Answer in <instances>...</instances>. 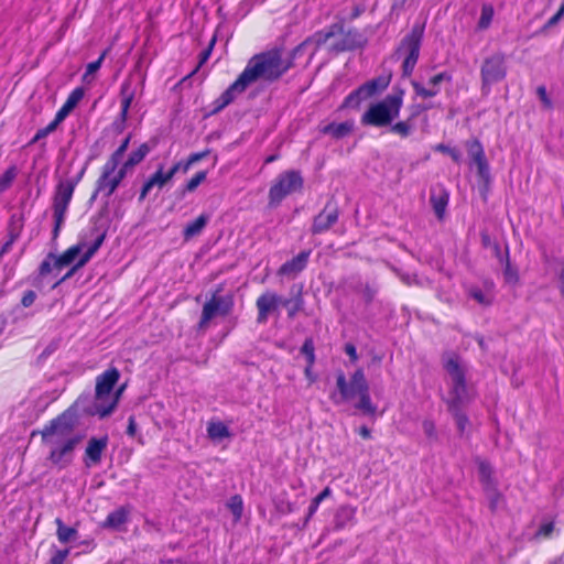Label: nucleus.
<instances>
[{"instance_id": "nucleus-1", "label": "nucleus", "mask_w": 564, "mask_h": 564, "mask_svg": "<svg viewBox=\"0 0 564 564\" xmlns=\"http://www.w3.org/2000/svg\"><path fill=\"white\" fill-rule=\"evenodd\" d=\"M294 51L289 58L282 56L280 50H271L252 56L243 72L217 99V109H223L257 82L272 83L292 67Z\"/></svg>"}, {"instance_id": "nucleus-2", "label": "nucleus", "mask_w": 564, "mask_h": 564, "mask_svg": "<svg viewBox=\"0 0 564 564\" xmlns=\"http://www.w3.org/2000/svg\"><path fill=\"white\" fill-rule=\"evenodd\" d=\"M442 360L449 386L446 398L448 411L455 419L459 434L464 435L469 425V420L463 412V406L473 399L471 388L466 382L467 366L459 356L453 352L445 354Z\"/></svg>"}, {"instance_id": "nucleus-3", "label": "nucleus", "mask_w": 564, "mask_h": 564, "mask_svg": "<svg viewBox=\"0 0 564 564\" xmlns=\"http://www.w3.org/2000/svg\"><path fill=\"white\" fill-rule=\"evenodd\" d=\"M336 387L337 391L330 393V400L334 404L339 405L358 398L359 400L355 404V408L360 410L364 414H375L377 408L371 402L369 386L361 369L356 370L349 381H347L343 371H338L336 375Z\"/></svg>"}, {"instance_id": "nucleus-4", "label": "nucleus", "mask_w": 564, "mask_h": 564, "mask_svg": "<svg viewBox=\"0 0 564 564\" xmlns=\"http://www.w3.org/2000/svg\"><path fill=\"white\" fill-rule=\"evenodd\" d=\"M330 39H334V42L330 44L329 50L335 53L355 50L364 46L366 43V39L358 31L349 30L345 32L341 25L333 24L326 31L317 32L297 45L294 48V55H299L307 47L313 46L310 55L312 57L317 48Z\"/></svg>"}, {"instance_id": "nucleus-5", "label": "nucleus", "mask_w": 564, "mask_h": 564, "mask_svg": "<svg viewBox=\"0 0 564 564\" xmlns=\"http://www.w3.org/2000/svg\"><path fill=\"white\" fill-rule=\"evenodd\" d=\"M403 104V93L397 91L388 95L379 102L371 105L361 117L364 126L387 127L399 117Z\"/></svg>"}, {"instance_id": "nucleus-6", "label": "nucleus", "mask_w": 564, "mask_h": 564, "mask_svg": "<svg viewBox=\"0 0 564 564\" xmlns=\"http://www.w3.org/2000/svg\"><path fill=\"white\" fill-rule=\"evenodd\" d=\"M75 425V415L70 412H64L40 432H33L32 436L36 433L41 434L45 446L58 445L59 443H66V441H82V436L74 432Z\"/></svg>"}, {"instance_id": "nucleus-7", "label": "nucleus", "mask_w": 564, "mask_h": 564, "mask_svg": "<svg viewBox=\"0 0 564 564\" xmlns=\"http://www.w3.org/2000/svg\"><path fill=\"white\" fill-rule=\"evenodd\" d=\"M119 377L120 373L116 368H111L97 377L93 414L102 419L113 412L118 404V397H111V392Z\"/></svg>"}, {"instance_id": "nucleus-8", "label": "nucleus", "mask_w": 564, "mask_h": 564, "mask_svg": "<svg viewBox=\"0 0 564 564\" xmlns=\"http://www.w3.org/2000/svg\"><path fill=\"white\" fill-rule=\"evenodd\" d=\"M77 182L72 178L59 181L55 187L53 195V238H57L59 230L64 224L65 216L72 200Z\"/></svg>"}, {"instance_id": "nucleus-9", "label": "nucleus", "mask_w": 564, "mask_h": 564, "mask_svg": "<svg viewBox=\"0 0 564 564\" xmlns=\"http://www.w3.org/2000/svg\"><path fill=\"white\" fill-rule=\"evenodd\" d=\"M424 33V25L415 24L411 32L402 40L398 52L405 55L402 70L404 76H410L416 65L421 41Z\"/></svg>"}, {"instance_id": "nucleus-10", "label": "nucleus", "mask_w": 564, "mask_h": 564, "mask_svg": "<svg viewBox=\"0 0 564 564\" xmlns=\"http://www.w3.org/2000/svg\"><path fill=\"white\" fill-rule=\"evenodd\" d=\"M234 307V295L232 294H220V288H218L210 299L204 304L202 310V316L199 321V327L206 328L209 322L216 316H227L231 313Z\"/></svg>"}, {"instance_id": "nucleus-11", "label": "nucleus", "mask_w": 564, "mask_h": 564, "mask_svg": "<svg viewBox=\"0 0 564 564\" xmlns=\"http://www.w3.org/2000/svg\"><path fill=\"white\" fill-rule=\"evenodd\" d=\"M302 186L303 178L299 172L288 171L282 173L270 188V204L278 205L284 197L301 189Z\"/></svg>"}, {"instance_id": "nucleus-12", "label": "nucleus", "mask_w": 564, "mask_h": 564, "mask_svg": "<svg viewBox=\"0 0 564 564\" xmlns=\"http://www.w3.org/2000/svg\"><path fill=\"white\" fill-rule=\"evenodd\" d=\"M117 169L118 165H116L115 163H105V165L102 166L101 174L97 180L96 191L93 195V198H95L98 193H101L107 198L115 193L121 181L127 175L122 167H120L119 170Z\"/></svg>"}, {"instance_id": "nucleus-13", "label": "nucleus", "mask_w": 564, "mask_h": 564, "mask_svg": "<svg viewBox=\"0 0 564 564\" xmlns=\"http://www.w3.org/2000/svg\"><path fill=\"white\" fill-rule=\"evenodd\" d=\"M482 87L501 82L507 75L506 57L502 53H496L487 57L480 69Z\"/></svg>"}, {"instance_id": "nucleus-14", "label": "nucleus", "mask_w": 564, "mask_h": 564, "mask_svg": "<svg viewBox=\"0 0 564 564\" xmlns=\"http://www.w3.org/2000/svg\"><path fill=\"white\" fill-rule=\"evenodd\" d=\"M388 84L389 80L386 78H375L365 83L345 98L343 107L358 108L362 100H366L378 91L383 90Z\"/></svg>"}, {"instance_id": "nucleus-15", "label": "nucleus", "mask_w": 564, "mask_h": 564, "mask_svg": "<svg viewBox=\"0 0 564 564\" xmlns=\"http://www.w3.org/2000/svg\"><path fill=\"white\" fill-rule=\"evenodd\" d=\"M466 149L468 156L477 167L478 177L485 185H488L490 182V170L481 143L476 139L469 140L466 142Z\"/></svg>"}, {"instance_id": "nucleus-16", "label": "nucleus", "mask_w": 564, "mask_h": 564, "mask_svg": "<svg viewBox=\"0 0 564 564\" xmlns=\"http://www.w3.org/2000/svg\"><path fill=\"white\" fill-rule=\"evenodd\" d=\"M180 169L181 164H174L170 170L164 171V166L160 164L155 173L152 174L143 184L139 200H144V198L154 187H158L159 189L163 188L174 177Z\"/></svg>"}, {"instance_id": "nucleus-17", "label": "nucleus", "mask_w": 564, "mask_h": 564, "mask_svg": "<svg viewBox=\"0 0 564 564\" xmlns=\"http://www.w3.org/2000/svg\"><path fill=\"white\" fill-rule=\"evenodd\" d=\"M291 303L290 300H283L276 293L267 291L261 294L256 302V306L258 310L257 322L263 324L268 321V316L275 312L279 305H289Z\"/></svg>"}, {"instance_id": "nucleus-18", "label": "nucleus", "mask_w": 564, "mask_h": 564, "mask_svg": "<svg viewBox=\"0 0 564 564\" xmlns=\"http://www.w3.org/2000/svg\"><path fill=\"white\" fill-rule=\"evenodd\" d=\"M80 441H66L58 445L47 446L50 449L47 460L56 467L64 468L70 464L73 452Z\"/></svg>"}, {"instance_id": "nucleus-19", "label": "nucleus", "mask_w": 564, "mask_h": 564, "mask_svg": "<svg viewBox=\"0 0 564 564\" xmlns=\"http://www.w3.org/2000/svg\"><path fill=\"white\" fill-rule=\"evenodd\" d=\"M338 220V210L328 205L314 218L312 232L322 234L328 230Z\"/></svg>"}, {"instance_id": "nucleus-20", "label": "nucleus", "mask_w": 564, "mask_h": 564, "mask_svg": "<svg viewBox=\"0 0 564 564\" xmlns=\"http://www.w3.org/2000/svg\"><path fill=\"white\" fill-rule=\"evenodd\" d=\"M87 246L85 242H79L75 246L69 247L66 251H64L61 256H54L50 253V258L54 260L55 269H62L75 262L77 259L83 256L86 251Z\"/></svg>"}, {"instance_id": "nucleus-21", "label": "nucleus", "mask_w": 564, "mask_h": 564, "mask_svg": "<svg viewBox=\"0 0 564 564\" xmlns=\"http://www.w3.org/2000/svg\"><path fill=\"white\" fill-rule=\"evenodd\" d=\"M107 444H108L107 437L89 440L86 451H85L86 466L97 465L101 462L102 453L105 452Z\"/></svg>"}, {"instance_id": "nucleus-22", "label": "nucleus", "mask_w": 564, "mask_h": 564, "mask_svg": "<svg viewBox=\"0 0 564 564\" xmlns=\"http://www.w3.org/2000/svg\"><path fill=\"white\" fill-rule=\"evenodd\" d=\"M311 251H302L292 260L285 262L278 271L280 275L295 276L307 264Z\"/></svg>"}, {"instance_id": "nucleus-23", "label": "nucleus", "mask_w": 564, "mask_h": 564, "mask_svg": "<svg viewBox=\"0 0 564 564\" xmlns=\"http://www.w3.org/2000/svg\"><path fill=\"white\" fill-rule=\"evenodd\" d=\"M105 239V234H99L94 242L86 249V251L83 253V256L79 258V260L76 262V264L59 280V283L70 278L75 271L82 267H84L91 257L97 252V250L100 248Z\"/></svg>"}, {"instance_id": "nucleus-24", "label": "nucleus", "mask_w": 564, "mask_h": 564, "mask_svg": "<svg viewBox=\"0 0 564 564\" xmlns=\"http://www.w3.org/2000/svg\"><path fill=\"white\" fill-rule=\"evenodd\" d=\"M131 509L128 506L120 507L110 512L102 523L104 528L118 530L129 518Z\"/></svg>"}, {"instance_id": "nucleus-25", "label": "nucleus", "mask_w": 564, "mask_h": 564, "mask_svg": "<svg viewBox=\"0 0 564 564\" xmlns=\"http://www.w3.org/2000/svg\"><path fill=\"white\" fill-rule=\"evenodd\" d=\"M84 90L82 88L74 89L68 96L67 100L63 105V107L57 111L56 118L57 121H63L68 113L77 106V104L83 99Z\"/></svg>"}, {"instance_id": "nucleus-26", "label": "nucleus", "mask_w": 564, "mask_h": 564, "mask_svg": "<svg viewBox=\"0 0 564 564\" xmlns=\"http://www.w3.org/2000/svg\"><path fill=\"white\" fill-rule=\"evenodd\" d=\"M150 152V147L147 143L141 144L135 151L129 154L127 161L122 164V170L128 174L132 169L138 165Z\"/></svg>"}, {"instance_id": "nucleus-27", "label": "nucleus", "mask_w": 564, "mask_h": 564, "mask_svg": "<svg viewBox=\"0 0 564 564\" xmlns=\"http://www.w3.org/2000/svg\"><path fill=\"white\" fill-rule=\"evenodd\" d=\"M208 220L209 216L203 214L199 217H197L194 221L188 223L183 231L184 239L189 240L193 237L198 236L207 225Z\"/></svg>"}, {"instance_id": "nucleus-28", "label": "nucleus", "mask_w": 564, "mask_h": 564, "mask_svg": "<svg viewBox=\"0 0 564 564\" xmlns=\"http://www.w3.org/2000/svg\"><path fill=\"white\" fill-rule=\"evenodd\" d=\"M352 126L348 122L328 123L321 129L324 134L332 135L335 139H340L350 133Z\"/></svg>"}, {"instance_id": "nucleus-29", "label": "nucleus", "mask_w": 564, "mask_h": 564, "mask_svg": "<svg viewBox=\"0 0 564 564\" xmlns=\"http://www.w3.org/2000/svg\"><path fill=\"white\" fill-rule=\"evenodd\" d=\"M207 434L208 437L214 441H220L230 437L229 429L223 422H209Z\"/></svg>"}, {"instance_id": "nucleus-30", "label": "nucleus", "mask_w": 564, "mask_h": 564, "mask_svg": "<svg viewBox=\"0 0 564 564\" xmlns=\"http://www.w3.org/2000/svg\"><path fill=\"white\" fill-rule=\"evenodd\" d=\"M55 523L57 525L56 534L59 542L68 543L76 540L78 534L76 529L66 527L59 518L55 520Z\"/></svg>"}, {"instance_id": "nucleus-31", "label": "nucleus", "mask_w": 564, "mask_h": 564, "mask_svg": "<svg viewBox=\"0 0 564 564\" xmlns=\"http://www.w3.org/2000/svg\"><path fill=\"white\" fill-rule=\"evenodd\" d=\"M108 52H109V48L105 50L100 54V56H99V58L97 61L87 64L86 72L83 75V82L85 84H91L93 83L94 76L100 69L101 64H102L105 57L107 56Z\"/></svg>"}, {"instance_id": "nucleus-32", "label": "nucleus", "mask_w": 564, "mask_h": 564, "mask_svg": "<svg viewBox=\"0 0 564 564\" xmlns=\"http://www.w3.org/2000/svg\"><path fill=\"white\" fill-rule=\"evenodd\" d=\"M355 518V509L348 506H343L338 509L335 516V527L337 529L344 528L347 523L351 522Z\"/></svg>"}, {"instance_id": "nucleus-33", "label": "nucleus", "mask_w": 564, "mask_h": 564, "mask_svg": "<svg viewBox=\"0 0 564 564\" xmlns=\"http://www.w3.org/2000/svg\"><path fill=\"white\" fill-rule=\"evenodd\" d=\"M129 86H130V83L126 82V83H123V85L121 87L122 102H121L120 118L122 121H126V119H127L128 110L131 106V102H132L133 96H134L133 91H131L129 89Z\"/></svg>"}, {"instance_id": "nucleus-34", "label": "nucleus", "mask_w": 564, "mask_h": 564, "mask_svg": "<svg viewBox=\"0 0 564 564\" xmlns=\"http://www.w3.org/2000/svg\"><path fill=\"white\" fill-rule=\"evenodd\" d=\"M447 203H448V195L446 193H442L438 195L433 194L431 196V204L433 206V209H434L436 216L440 219H442L445 214Z\"/></svg>"}, {"instance_id": "nucleus-35", "label": "nucleus", "mask_w": 564, "mask_h": 564, "mask_svg": "<svg viewBox=\"0 0 564 564\" xmlns=\"http://www.w3.org/2000/svg\"><path fill=\"white\" fill-rule=\"evenodd\" d=\"M468 295L477 303L484 306H488L492 303V295L490 292H484L478 288H470Z\"/></svg>"}, {"instance_id": "nucleus-36", "label": "nucleus", "mask_w": 564, "mask_h": 564, "mask_svg": "<svg viewBox=\"0 0 564 564\" xmlns=\"http://www.w3.org/2000/svg\"><path fill=\"white\" fill-rule=\"evenodd\" d=\"M478 471L480 480L485 485L486 489L494 487L491 479L492 468L487 462L480 460L478 463Z\"/></svg>"}, {"instance_id": "nucleus-37", "label": "nucleus", "mask_w": 564, "mask_h": 564, "mask_svg": "<svg viewBox=\"0 0 564 564\" xmlns=\"http://www.w3.org/2000/svg\"><path fill=\"white\" fill-rule=\"evenodd\" d=\"M492 18H494V8H492V6L484 4L481 7V13H480V18H479V21H478V28L481 29V30L487 29L490 25V23L492 21Z\"/></svg>"}, {"instance_id": "nucleus-38", "label": "nucleus", "mask_w": 564, "mask_h": 564, "mask_svg": "<svg viewBox=\"0 0 564 564\" xmlns=\"http://www.w3.org/2000/svg\"><path fill=\"white\" fill-rule=\"evenodd\" d=\"M390 130L402 138H406L413 131V123L411 122L410 119L405 121H400L392 124Z\"/></svg>"}, {"instance_id": "nucleus-39", "label": "nucleus", "mask_w": 564, "mask_h": 564, "mask_svg": "<svg viewBox=\"0 0 564 564\" xmlns=\"http://www.w3.org/2000/svg\"><path fill=\"white\" fill-rule=\"evenodd\" d=\"M17 176L15 166L9 167L4 174L0 177V194L7 191Z\"/></svg>"}, {"instance_id": "nucleus-40", "label": "nucleus", "mask_w": 564, "mask_h": 564, "mask_svg": "<svg viewBox=\"0 0 564 564\" xmlns=\"http://www.w3.org/2000/svg\"><path fill=\"white\" fill-rule=\"evenodd\" d=\"M22 225H18L17 227L11 226L9 229V239L8 241L2 246L0 250V257H2L4 253L9 252L14 241L20 236Z\"/></svg>"}, {"instance_id": "nucleus-41", "label": "nucleus", "mask_w": 564, "mask_h": 564, "mask_svg": "<svg viewBox=\"0 0 564 564\" xmlns=\"http://www.w3.org/2000/svg\"><path fill=\"white\" fill-rule=\"evenodd\" d=\"M505 280L508 283L516 284L519 280L518 271L509 262L508 248H506V267L503 271Z\"/></svg>"}, {"instance_id": "nucleus-42", "label": "nucleus", "mask_w": 564, "mask_h": 564, "mask_svg": "<svg viewBox=\"0 0 564 564\" xmlns=\"http://www.w3.org/2000/svg\"><path fill=\"white\" fill-rule=\"evenodd\" d=\"M330 494H332L330 488H329V487H326V488H324V490H323L321 494H318V495H317V496L312 500L311 506H310V508H308V517H312V516L316 512V510H317V509H318V507H319V503H321L324 499L328 498V497L330 496Z\"/></svg>"}, {"instance_id": "nucleus-43", "label": "nucleus", "mask_w": 564, "mask_h": 564, "mask_svg": "<svg viewBox=\"0 0 564 564\" xmlns=\"http://www.w3.org/2000/svg\"><path fill=\"white\" fill-rule=\"evenodd\" d=\"M412 86L414 88V91L416 95L421 96L422 98H431L438 94L440 88H433L430 86V88H425L420 83L413 82Z\"/></svg>"}, {"instance_id": "nucleus-44", "label": "nucleus", "mask_w": 564, "mask_h": 564, "mask_svg": "<svg viewBox=\"0 0 564 564\" xmlns=\"http://www.w3.org/2000/svg\"><path fill=\"white\" fill-rule=\"evenodd\" d=\"M207 172L200 171L196 173L185 185V192H194L205 180Z\"/></svg>"}, {"instance_id": "nucleus-45", "label": "nucleus", "mask_w": 564, "mask_h": 564, "mask_svg": "<svg viewBox=\"0 0 564 564\" xmlns=\"http://www.w3.org/2000/svg\"><path fill=\"white\" fill-rule=\"evenodd\" d=\"M228 508L235 516L236 520H239L242 514V499L240 496H234L228 501Z\"/></svg>"}, {"instance_id": "nucleus-46", "label": "nucleus", "mask_w": 564, "mask_h": 564, "mask_svg": "<svg viewBox=\"0 0 564 564\" xmlns=\"http://www.w3.org/2000/svg\"><path fill=\"white\" fill-rule=\"evenodd\" d=\"M130 141V137L126 138L123 142L120 144V147L111 154L109 160L107 162L115 163L116 165H119L124 152L128 149Z\"/></svg>"}, {"instance_id": "nucleus-47", "label": "nucleus", "mask_w": 564, "mask_h": 564, "mask_svg": "<svg viewBox=\"0 0 564 564\" xmlns=\"http://www.w3.org/2000/svg\"><path fill=\"white\" fill-rule=\"evenodd\" d=\"M61 122H62V121H57V118L55 117V119H54V120H53L48 126H46V127H45V128H43V129H40V130L35 133V135H34V138L32 139L31 143H34V142H36V141H39V140H41V139H43V138L47 137L51 132H53V131L56 129V127H57Z\"/></svg>"}, {"instance_id": "nucleus-48", "label": "nucleus", "mask_w": 564, "mask_h": 564, "mask_svg": "<svg viewBox=\"0 0 564 564\" xmlns=\"http://www.w3.org/2000/svg\"><path fill=\"white\" fill-rule=\"evenodd\" d=\"M302 352L305 355L306 359H307V364H310V366H313L314 361H315V356H314V346H313V341L307 339L305 340L304 345L302 346Z\"/></svg>"}, {"instance_id": "nucleus-49", "label": "nucleus", "mask_w": 564, "mask_h": 564, "mask_svg": "<svg viewBox=\"0 0 564 564\" xmlns=\"http://www.w3.org/2000/svg\"><path fill=\"white\" fill-rule=\"evenodd\" d=\"M360 293L366 303H371L377 293V289L366 284L361 288Z\"/></svg>"}, {"instance_id": "nucleus-50", "label": "nucleus", "mask_w": 564, "mask_h": 564, "mask_svg": "<svg viewBox=\"0 0 564 564\" xmlns=\"http://www.w3.org/2000/svg\"><path fill=\"white\" fill-rule=\"evenodd\" d=\"M423 431H424V434L429 437V438H432L434 440L436 437V427H435V424L433 421L431 420H425L423 421Z\"/></svg>"}, {"instance_id": "nucleus-51", "label": "nucleus", "mask_w": 564, "mask_h": 564, "mask_svg": "<svg viewBox=\"0 0 564 564\" xmlns=\"http://www.w3.org/2000/svg\"><path fill=\"white\" fill-rule=\"evenodd\" d=\"M53 268H55L54 260L52 258H50V254H48L47 258L40 265L41 275H46V274L51 273Z\"/></svg>"}, {"instance_id": "nucleus-52", "label": "nucleus", "mask_w": 564, "mask_h": 564, "mask_svg": "<svg viewBox=\"0 0 564 564\" xmlns=\"http://www.w3.org/2000/svg\"><path fill=\"white\" fill-rule=\"evenodd\" d=\"M449 79H451V77L446 73H440V74L433 76L429 80V85L432 86L433 88H438L440 84L443 80H449Z\"/></svg>"}, {"instance_id": "nucleus-53", "label": "nucleus", "mask_w": 564, "mask_h": 564, "mask_svg": "<svg viewBox=\"0 0 564 564\" xmlns=\"http://www.w3.org/2000/svg\"><path fill=\"white\" fill-rule=\"evenodd\" d=\"M536 93H538V96L540 97L542 104L546 108H551L552 107V101H551V99L547 96L546 88L544 86H540V87H538Z\"/></svg>"}, {"instance_id": "nucleus-54", "label": "nucleus", "mask_w": 564, "mask_h": 564, "mask_svg": "<svg viewBox=\"0 0 564 564\" xmlns=\"http://www.w3.org/2000/svg\"><path fill=\"white\" fill-rule=\"evenodd\" d=\"M36 300V293L34 291H26L21 300V304L24 307H30Z\"/></svg>"}, {"instance_id": "nucleus-55", "label": "nucleus", "mask_w": 564, "mask_h": 564, "mask_svg": "<svg viewBox=\"0 0 564 564\" xmlns=\"http://www.w3.org/2000/svg\"><path fill=\"white\" fill-rule=\"evenodd\" d=\"M564 15V2L561 4L558 11L547 21L546 26H553L563 18Z\"/></svg>"}, {"instance_id": "nucleus-56", "label": "nucleus", "mask_w": 564, "mask_h": 564, "mask_svg": "<svg viewBox=\"0 0 564 564\" xmlns=\"http://www.w3.org/2000/svg\"><path fill=\"white\" fill-rule=\"evenodd\" d=\"M68 555V550H61L55 553V555L51 560V564H63L65 558Z\"/></svg>"}, {"instance_id": "nucleus-57", "label": "nucleus", "mask_w": 564, "mask_h": 564, "mask_svg": "<svg viewBox=\"0 0 564 564\" xmlns=\"http://www.w3.org/2000/svg\"><path fill=\"white\" fill-rule=\"evenodd\" d=\"M303 307V300L301 299V296H299L295 301H294V304L290 307L289 310V316L290 317H293L299 311H301Z\"/></svg>"}, {"instance_id": "nucleus-58", "label": "nucleus", "mask_w": 564, "mask_h": 564, "mask_svg": "<svg viewBox=\"0 0 564 564\" xmlns=\"http://www.w3.org/2000/svg\"><path fill=\"white\" fill-rule=\"evenodd\" d=\"M209 154V150H205L203 152L193 153L188 156L189 163L193 165L198 161L205 159Z\"/></svg>"}, {"instance_id": "nucleus-59", "label": "nucleus", "mask_w": 564, "mask_h": 564, "mask_svg": "<svg viewBox=\"0 0 564 564\" xmlns=\"http://www.w3.org/2000/svg\"><path fill=\"white\" fill-rule=\"evenodd\" d=\"M487 490L489 491L490 495V507L491 509H496L498 507L500 496L495 491L494 487L488 488Z\"/></svg>"}, {"instance_id": "nucleus-60", "label": "nucleus", "mask_w": 564, "mask_h": 564, "mask_svg": "<svg viewBox=\"0 0 564 564\" xmlns=\"http://www.w3.org/2000/svg\"><path fill=\"white\" fill-rule=\"evenodd\" d=\"M553 529H554V525L552 522L545 523L540 528L539 534L549 536L552 533Z\"/></svg>"}, {"instance_id": "nucleus-61", "label": "nucleus", "mask_w": 564, "mask_h": 564, "mask_svg": "<svg viewBox=\"0 0 564 564\" xmlns=\"http://www.w3.org/2000/svg\"><path fill=\"white\" fill-rule=\"evenodd\" d=\"M214 42H215V39H213V40H212V42H210V44H209L208 48L204 50V51L200 53V61H199V64H200V65H202V64H204V63L208 59V57H209V55H210V51H212V47H213Z\"/></svg>"}, {"instance_id": "nucleus-62", "label": "nucleus", "mask_w": 564, "mask_h": 564, "mask_svg": "<svg viewBox=\"0 0 564 564\" xmlns=\"http://www.w3.org/2000/svg\"><path fill=\"white\" fill-rule=\"evenodd\" d=\"M135 431H137V425H135L134 419L131 416L129 419V425H128V429H127V433L130 436H133L135 434Z\"/></svg>"}, {"instance_id": "nucleus-63", "label": "nucleus", "mask_w": 564, "mask_h": 564, "mask_svg": "<svg viewBox=\"0 0 564 564\" xmlns=\"http://www.w3.org/2000/svg\"><path fill=\"white\" fill-rule=\"evenodd\" d=\"M347 355H349L354 360L357 359L356 348L352 345H347L345 348Z\"/></svg>"}, {"instance_id": "nucleus-64", "label": "nucleus", "mask_w": 564, "mask_h": 564, "mask_svg": "<svg viewBox=\"0 0 564 564\" xmlns=\"http://www.w3.org/2000/svg\"><path fill=\"white\" fill-rule=\"evenodd\" d=\"M558 279L561 282V293L564 294V264L561 268V271L558 273Z\"/></svg>"}]
</instances>
